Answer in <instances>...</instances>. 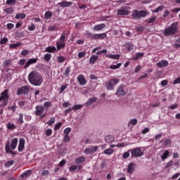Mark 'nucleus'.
I'll return each instance as SVG.
<instances>
[{
	"mask_svg": "<svg viewBox=\"0 0 180 180\" xmlns=\"http://www.w3.org/2000/svg\"><path fill=\"white\" fill-rule=\"evenodd\" d=\"M28 81L34 86H40L43 84V77L37 71H32L28 75Z\"/></svg>",
	"mask_w": 180,
	"mask_h": 180,
	"instance_id": "obj_1",
	"label": "nucleus"
},
{
	"mask_svg": "<svg viewBox=\"0 0 180 180\" xmlns=\"http://www.w3.org/2000/svg\"><path fill=\"white\" fill-rule=\"evenodd\" d=\"M18 138H14L10 141H7L5 146V151L6 154H12V155H16V152L13 151L18 146Z\"/></svg>",
	"mask_w": 180,
	"mask_h": 180,
	"instance_id": "obj_2",
	"label": "nucleus"
},
{
	"mask_svg": "<svg viewBox=\"0 0 180 180\" xmlns=\"http://www.w3.org/2000/svg\"><path fill=\"white\" fill-rule=\"evenodd\" d=\"M178 33V22H173L170 26L165 28L163 32L165 36H174Z\"/></svg>",
	"mask_w": 180,
	"mask_h": 180,
	"instance_id": "obj_3",
	"label": "nucleus"
},
{
	"mask_svg": "<svg viewBox=\"0 0 180 180\" xmlns=\"http://www.w3.org/2000/svg\"><path fill=\"white\" fill-rule=\"evenodd\" d=\"M146 15H148V13L146 10H134L132 11L131 18L135 20H140L141 18H146Z\"/></svg>",
	"mask_w": 180,
	"mask_h": 180,
	"instance_id": "obj_4",
	"label": "nucleus"
},
{
	"mask_svg": "<svg viewBox=\"0 0 180 180\" xmlns=\"http://www.w3.org/2000/svg\"><path fill=\"white\" fill-rule=\"evenodd\" d=\"M9 100V90L5 89L4 91L1 92L0 96V106L4 107L8 105V101Z\"/></svg>",
	"mask_w": 180,
	"mask_h": 180,
	"instance_id": "obj_5",
	"label": "nucleus"
},
{
	"mask_svg": "<svg viewBox=\"0 0 180 180\" xmlns=\"http://www.w3.org/2000/svg\"><path fill=\"white\" fill-rule=\"evenodd\" d=\"M119 81L117 78L110 79L108 82H105V88H107L108 91H113L115 89V85H117Z\"/></svg>",
	"mask_w": 180,
	"mask_h": 180,
	"instance_id": "obj_6",
	"label": "nucleus"
},
{
	"mask_svg": "<svg viewBox=\"0 0 180 180\" xmlns=\"http://www.w3.org/2000/svg\"><path fill=\"white\" fill-rule=\"evenodd\" d=\"M129 151H131V158H137L144 155V152L140 148H134L130 149Z\"/></svg>",
	"mask_w": 180,
	"mask_h": 180,
	"instance_id": "obj_7",
	"label": "nucleus"
},
{
	"mask_svg": "<svg viewBox=\"0 0 180 180\" xmlns=\"http://www.w3.org/2000/svg\"><path fill=\"white\" fill-rule=\"evenodd\" d=\"M44 113V106L42 105H38L35 107L36 116H41Z\"/></svg>",
	"mask_w": 180,
	"mask_h": 180,
	"instance_id": "obj_8",
	"label": "nucleus"
},
{
	"mask_svg": "<svg viewBox=\"0 0 180 180\" xmlns=\"http://www.w3.org/2000/svg\"><path fill=\"white\" fill-rule=\"evenodd\" d=\"M27 95L29 94V86H22L21 88L18 89L17 91V95Z\"/></svg>",
	"mask_w": 180,
	"mask_h": 180,
	"instance_id": "obj_9",
	"label": "nucleus"
},
{
	"mask_svg": "<svg viewBox=\"0 0 180 180\" xmlns=\"http://www.w3.org/2000/svg\"><path fill=\"white\" fill-rule=\"evenodd\" d=\"M98 151V146H90L84 150V154H92Z\"/></svg>",
	"mask_w": 180,
	"mask_h": 180,
	"instance_id": "obj_10",
	"label": "nucleus"
},
{
	"mask_svg": "<svg viewBox=\"0 0 180 180\" xmlns=\"http://www.w3.org/2000/svg\"><path fill=\"white\" fill-rule=\"evenodd\" d=\"M123 88H124V86H123V84H121L117 89V92H116V95L117 96H124V95H126V91H124V90L123 89Z\"/></svg>",
	"mask_w": 180,
	"mask_h": 180,
	"instance_id": "obj_11",
	"label": "nucleus"
},
{
	"mask_svg": "<svg viewBox=\"0 0 180 180\" xmlns=\"http://www.w3.org/2000/svg\"><path fill=\"white\" fill-rule=\"evenodd\" d=\"M157 67L158 68H164V67H168L169 65V63H168V60H160V62L156 63Z\"/></svg>",
	"mask_w": 180,
	"mask_h": 180,
	"instance_id": "obj_12",
	"label": "nucleus"
},
{
	"mask_svg": "<svg viewBox=\"0 0 180 180\" xmlns=\"http://www.w3.org/2000/svg\"><path fill=\"white\" fill-rule=\"evenodd\" d=\"M106 36H107L106 33L94 34L93 40H99V39H101V40H103V39H105Z\"/></svg>",
	"mask_w": 180,
	"mask_h": 180,
	"instance_id": "obj_13",
	"label": "nucleus"
},
{
	"mask_svg": "<svg viewBox=\"0 0 180 180\" xmlns=\"http://www.w3.org/2000/svg\"><path fill=\"white\" fill-rule=\"evenodd\" d=\"M129 13H130V11H129V10L126 9L125 8L117 10V15L120 16L129 15Z\"/></svg>",
	"mask_w": 180,
	"mask_h": 180,
	"instance_id": "obj_14",
	"label": "nucleus"
},
{
	"mask_svg": "<svg viewBox=\"0 0 180 180\" xmlns=\"http://www.w3.org/2000/svg\"><path fill=\"white\" fill-rule=\"evenodd\" d=\"M136 168V164L134 162H131L128 165L127 172L128 174H133L134 172V169Z\"/></svg>",
	"mask_w": 180,
	"mask_h": 180,
	"instance_id": "obj_15",
	"label": "nucleus"
},
{
	"mask_svg": "<svg viewBox=\"0 0 180 180\" xmlns=\"http://www.w3.org/2000/svg\"><path fill=\"white\" fill-rule=\"evenodd\" d=\"M77 79L79 85H85L86 84V79L83 75H78Z\"/></svg>",
	"mask_w": 180,
	"mask_h": 180,
	"instance_id": "obj_16",
	"label": "nucleus"
},
{
	"mask_svg": "<svg viewBox=\"0 0 180 180\" xmlns=\"http://www.w3.org/2000/svg\"><path fill=\"white\" fill-rule=\"evenodd\" d=\"M23 150H25V139L22 138L19 141L18 151L19 153H22Z\"/></svg>",
	"mask_w": 180,
	"mask_h": 180,
	"instance_id": "obj_17",
	"label": "nucleus"
},
{
	"mask_svg": "<svg viewBox=\"0 0 180 180\" xmlns=\"http://www.w3.org/2000/svg\"><path fill=\"white\" fill-rule=\"evenodd\" d=\"M36 63H37V58H30L26 63L24 68H29V67L32 65V64H36Z\"/></svg>",
	"mask_w": 180,
	"mask_h": 180,
	"instance_id": "obj_18",
	"label": "nucleus"
},
{
	"mask_svg": "<svg viewBox=\"0 0 180 180\" xmlns=\"http://www.w3.org/2000/svg\"><path fill=\"white\" fill-rule=\"evenodd\" d=\"M64 47H65V42H61V41H56V51H60Z\"/></svg>",
	"mask_w": 180,
	"mask_h": 180,
	"instance_id": "obj_19",
	"label": "nucleus"
},
{
	"mask_svg": "<svg viewBox=\"0 0 180 180\" xmlns=\"http://www.w3.org/2000/svg\"><path fill=\"white\" fill-rule=\"evenodd\" d=\"M82 166L81 165H72L69 168L70 172H74V171H77V172H79L81 171Z\"/></svg>",
	"mask_w": 180,
	"mask_h": 180,
	"instance_id": "obj_20",
	"label": "nucleus"
},
{
	"mask_svg": "<svg viewBox=\"0 0 180 180\" xmlns=\"http://www.w3.org/2000/svg\"><path fill=\"white\" fill-rule=\"evenodd\" d=\"M105 27H106V25H105V23L98 24V25H96L94 27V30L95 32H99V30H102L103 29H105Z\"/></svg>",
	"mask_w": 180,
	"mask_h": 180,
	"instance_id": "obj_21",
	"label": "nucleus"
},
{
	"mask_svg": "<svg viewBox=\"0 0 180 180\" xmlns=\"http://www.w3.org/2000/svg\"><path fill=\"white\" fill-rule=\"evenodd\" d=\"M30 175H32V170H27L22 173V174L20 176V178L26 179V178L30 176Z\"/></svg>",
	"mask_w": 180,
	"mask_h": 180,
	"instance_id": "obj_22",
	"label": "nucleus"
},
{
	"mask_svg": "<svg viewBox=\"0 0 180 180\" xmlns=\"http://www.w3.org/2000/svg\"><path fill=\"white\" fill-rule=\"evenodd\" d=\"M124 47H125L128 51H131L134 49V45L130 41L125 42Z\"/></svg>",
	"mask_w": 180,
	"mask_h": 180,
	"instance_id": "obj_23",
	"label": "nucleus"
},
{
	"mask_svg": "<svg viewBox=\"0 0 180 180\" xmlns=\"http://www.w3.org/2000/svg\"><path fill=\"white\" fill-rule=\"evenodd\" d=\"M86 161V159L84 156H80L75 160V164H77V165H79V164H83V162H85Z\"/></svg>",
	"mask_w": 180,
	"mask_h": 180,
	"instance_id": "obj_24",
	"label": "nucleus"
},
{
	"mask_svg": "<svg viewBox=\"0 0 180 180\" xmlns=\"http://www.w3.org/2000/svg\"><path fill=\"white\" fill-rule=\"evenodd\" d=\"M62 8H67V6H71L72 5V2L71 1H62L58 4Z\"/></svg>",
	"mask_w": 180,
	"mask_h": 180,
	"instance_id": "obj_25",
	"label": "nucleus"
},
{
	"mask_svg": "<svg viewBox=\"0 0 180 180\" xmlns=\"http://www.w3.org/2000/svg\"><path fill=\"white\" fill-rule=\"evenodd\" d=\"M56 51H57L56 46H48L45 48L46 53H56Z\"/></svg>",
	"mask_w": 180,
	"mask_h": 180,
	"instance_id": "obj_26",
	"label": "nucleus"
},
{
	"mask_svg": "<svg viewBox=\"0 0 180 180\" xmlns=\"http://www.w3.org/2000/svg\"><path fill=\"white\" fill-rule=\"evenodd\" d=\"M105 141L106 143L110 144L113 143V141H115V137L112 135H108L107 136H105Z\"/></svg>",
	"mask_w": 180,
	"mask_h": 180,
	"instance_id": "obj_27",
	"label": "nucleus"
},
{
	"mask_svg": "<svg viewBox=\"0 0 180 180\" xmlns=\"http://www.w3.org/2000/svg\"><path fill=\"white\" fill-rule=\"evenodd\" d=\"M106 58H112L113 60H119L120 58V54H105Z\"/></svg>",
	"mask_w": 180,
	"mask_h": 180,
	"instance_id": "obj_28",
	"label": "nucleus"
},
{
	"mask_svg": "<svg viewBox=\"0 0 180 180\" xmlns=\"http://www.w3.org/2000/svg\"><path fill=\"white\" fill-rule=\"evenodd\" d=\"M98 58H99V57L96 55L91 56L89 58V64H95L96 61H98Z\"/></svg>",
	"mask_w": 180,
	"mask_h": 180,
	"instance_id": "obj_29",
	"label": "nucleus"
},
{
	"mask_svg": "<svg viewBox=\"0 0 180 180\" xmlns=\"http://www.w3.org/2000/svg\"><path fill=\"white\" fill-rule=\"evenodd\" d=\"M96 97L90 98L89 100L86 103V106H91L96 102Z\"/></svg>",
	"mask_w": 180,
	"mask_h": 180,
	"instance_id": "obj_30",
	"label": "nucleus"
},
{
	"mask_svg": "<svg viewBox=\"0 0 180 180\" xmlns=\"http://www.w3.org/2000/svg\"><path fill=\"white\" fill-rule=\"evenodd\" d=\"M168 157H169V151L168 150H165V152L163 153V154L161 156V160H162V161H164L165 160H167L168 158Z\"/></svg>",
	"mask_w": 180,
	"mask_h": 180,
	"instance_id": "obj_31",
	"label": "nucleus"
},
{
	"mask_svg": "<svg viewBox=\"0 0 180 180\" xmlns=\"http://www.w3.org/2000/svg\"><path fill=\"white\" fill-rule=\"evenodd\" d=\"M144 53H137L135 56L133 57V60L135 61H137L139 58H141V57H143Z\"/></svg>",
	"mask_w": 180,
	"mask_h": 180,
	"instance_id": "obj_32",
	"label": "nucleus"
},
{
	"mask_svg": "<svg viewBox=\"0 0 180 180\" xmlns=\"http://www.w3.org/2000/svg\"><path fill=\"white\" fill-rule=\"evenodd\" d=\"M113 153V148H109L105 149L103 154H105L106 155H111V154Z\"/></svg>",
	"mask_w": 180,
	"mask_h": 180,
	"instance_id": "obj_33",
	"label": "nucleus"
},
{
	"mask_svg": "<svg viewBox=\"0 0 180 180\" xmlns=\"http://www.w3.org/2000/svg\"><path fill=\"white\" fill-rule=\"evenodd\" d=\"M13 164H15V160H9L4 164V167L6 168H10V167H12V165H13Z\"/></svg>",
	"mask_w": 180,
	"mask_h": 180,
	"instance_id": "obj_34",
	"label": "nucleus"
},
{
	"mask_svg": "<svg viewBox=\"0 0 180 180\" xmlns=\"http://www.w3.org/2000/svg\"><path fill=\"white\" fill-rule=\"evenodd\" d=\"M71 72V68L70 67H66V70L63 72V75L65 77H70V73Z\"/></svg>",
	"mask_w": 180,
	"mask_h": 180,
	"instance_id": "obj_35",
	"label": "nucleus"
},
{
	"mask_svg": "<svg viewBox=\"0 0 180 180\" xmlns=\"http://www.w3.org/2000/svg\"><path fill=\"white\" fill-rule=\"evenodd\" d=\"M157 20V17L153 16L150 18H148V20H146L147 24L150 25L151 23H154V22H155V20Z\"/></svg>",
	"mask_w": 180,
	"mask_h": 180,
	"instance_id": "obj_36",
	"label": "nucleus"
},
{
	"mask_svg": "<svg viewBox=\"0 0 180 180\" xmlns=\"http://www.w3.org/2000/svg\"><path fill=\"white\" fill-rule=\"evenodd\" d=\"M17 121L19 124H22V123H23V114L22 113L19 114V117L17 119Z\"/></svg>",
	"mask_w": 180,
	"mask_h": 180,
	"instance_id": "obj_37",
	"label": "nucleus"
},
{
	"mask_svg": "<svg viewBox=\"0 0 180 180\" xmlns=\"http://www.w3.org/2000/svg\"><path fill=\"white\" fill-rule=\"evenodd\" d=\"M120 67H122V63H117V65H110V68L111 70H117V68H120Z\"/></svg>",
	"mask_w": 180,
	"mask_h": 180,
	"instance_id": "obj_38",
	"label": "nucleus"
},
{
	"mask_svg": "<svg viewBox=\"0 0 180 180\" xmlns=\"http://www.w3.org/2000/svg\"><path fill=\"white\" fill-rule=\"evenodd\" d=\"M26 18V14L25 13H18L15 15V19H25Z\"/></svg>",
	"mask_w": 180,
	"mask_h": 180,
	"instance_id": "obj_39",
	"label": "nucleus"
},
{
	"mask_svg": "<svg viewBox=\"0 0 180 180\" xmlns=\"http://www.w3.org/2000/svg\"><path fill=\"white\" fill-rule=\"evenodd\" d=\"M7 129H8V130H15V129H16V126L15 124H11V122H8L7 124Z\"/></svg>",
	"mask_w": 180,
	"mask_h": 180,
	"instance_id": "obj_40",
	"label": "nucleus"
},
{
	"mask_svg": "<svg viewBox=\"0 0 180 180\" xmlns=\"http://www.w3.org/2000/svg\"><path fill=\"white\" fill-rule=\"evenodd\" d=\"M51 57H52L51 53H46L44 56V58L45 61L49 62L50 61V60H51Z\"/></svg>",
	"mask_w": 180,
	"mask_h": 180,
	"instance_id": "obj_41",
	"label": "nucleus"
},
{
	"mask_svg": "<svg viewBox=\"0 0 180 180\" xmlns=\"http://www.w3.org/2000/svg\"><path fill=\"white\" fill-rule=\"evenodd\" d=\"M130 124L136 126L137 124V119L130 120L128 124V127H130Z\"/></svg>",
	"mask_w": 180,
	"mask_h": 180,
	"instance_id": "obj_42",
	"label": "nucleus"
},
{
	"mask_svg": "<svg viewBox=\"0 0 180 180\" xmlns=\"http://www.w3.org/2000/svg\"><path fill=\"white\" fill-rule=\"evenodd\" d=\"M52 16H53V13H51V11L45 12V19L49 20L51 18Z\"/></svg>",
	"mask_w": 180,
	"mask_h": 180,
	"instance_id": "obj_43",
	"label": "nucleus"
},
{
	"mask_svg": "<svg viewBox=\"0 0 180 180\" xmlns=\"http://www.w3.org/2000/svg\"><path fill=\"white\" fill-rule=\"evenodd\" d=\"M22 43L18 42L16 44H10V49H17V47L20 46Z\"/></svg>",
	"mask_w": 180,
	"mask_h": 180,
	"instance_id": "obj_44",
	"label": "nucleus"
},
{
	"mask_svg": "<svg viewBox=\"0 0 180 180\" xmlns=\"http://www.w3.org/2000/svg\"><path fill=\"white\" fill-rule=\"evenodd\" d=\"M56 123V118L51 117L50 120H49L46 124H48L49 126H53Z\"/></svg>",
	"mask_w": 180,
	"mask_h": 180,
	"instance_id": "obj_45",
	"label": "nucleus"
},
{
	"mask_svg": "<svg viewBox=\"0 0 180 180\" xmlns=\"http://www.w3.org/2000/svg\"><path fill=\"white\" fill-rule=\"evenodd\" d=\"M44 108H45V109H49V108H51L52 104L51 102L50 101H46L44 103Z\"/></svg>",
	"mask_w": 180,
	"mask_h": 180,
	"instance_id": "obj_46",
	"label": "nucleus"
},
{
	"mask_svg": "<svg viewBox=\"0 0 180 180\" xmlns=\"http://www.w3.org/2000/svg\"><path fill=\"white\" fill-rule=\"evenodd\" d=\"M130 153H131V151H129V150H128L127 152H125L122 155V158H124V160H127V158H129L130 157Z\"/></svg>",
	"mask_w": 180,
	"mask_h": 180,
	"instance_id": "obj_47",
	"label": "nucleus"
},
{
	"mask_svg": "<svg viewBox=\"0 0 180 180\" xmlns=\"http://www.w3.org/2000/svg\"><path fill=\"white\" fill-rule=\"evenodd\" d=\"M57 61L58 63H64L65 61V57L63 56H58Z\"/></svg>",
	"mask_w": 180,
	"mask_h": 180,
	"instance_id": "obj_48",
	"label": "nucleus"
},
{
	"mask_svg": "<svg viewBox=\"0 0 180 180\" xmlns=\"http://www.w3.org/2000/svg\"><path fill=\"white\" fill-rule=\"evenodd\" d=\"M65 36H67V34L65 32H63L60 38V41L65 43L64 41H65Z\"/></svg>",
	"mask_w": 180,
	"mask_h": 180,
	"instance_id": "obj_49",
	"label": "nucleus"
},
{
	"mask_svg": "<svg viewBox=\"0 0 180 180\" xmlns=\"http://www.w3.org/2000/svg\"><path fill=\"white\" fill-rule=\"evenodd\" d=\"M164 9V6H160L158 8H156L155 10H153V12L155 13H158L160 11H162Z\"/></svg>",
	"mask_w": 180,
	"mask_h": 180,
	"instance_id": "obj_50",
	"label": "nucleus"
},
{
	"mask_svg": "<svg viewBox=\"0 0 180 180\" xmlns=\"http://www.w3.org/2000/svg\"><path fill=\"white\" fill-rule=\"evenodd\" d=\"M163 146L167 147V146H171V139H167L163 142Z\"/></svg>",
	"mask_w": 180,
	"mask_h": 180,
	"instance_id": "obj_51",
	"label": "nucleus"
},
{
	"mask_svg": "<svg viewBox=\"0 0 180 180\" xmlns=\"http://www.w3.org/2000/svg\"><path fill=\"white\" fill-rule=\"evenodd\" d=\"M61 126H63L62 122H58V123L56 124L54 130H60V129H61Z\"/></svg>",
	"mask_w": 180,
	"mask_h": 180,
	"instance_id": "obj_52",
	"label": "nucleus"
},
{
	"mask_svg": "<svg viewBox=\"0 0 180 180\" xmlns=\"http://www.w3.org/2000/svg\"><path fill=\"white\" fill-rule=\"evenodd\" d=\"M79 109H82V105H75L72 106V110H79Z\"/></svg>",
	"mask_w": 180,
	"mask_h": 180,
	"instance_id": "obj_53",
	"label": "nucleus"
},
{
	"mask_svg": "<svg viewBox=\"0 0 180 180\" xmlns=\"http://www.w3.org/2000/svg\"><path fill=\"white\" fill-rule=\"evenodd\" d=\"M46 136H50L53 134V130L51 129H47L45 131Z\"/></svg>",
	"mask_w": 180,
	"mask_h": 180,
	"instance_id": "obj_54",
	"label": "nucleus"
},
{
	"mask_svg": "<svg viewBox=\"0 0 180 180\" xmlns=\"http://www.w3.org/2000/svg\"><path fill=\"white\" fill-rule=\"evenodd\" d=\"M173 165H174V161L171 160L167 164V165L165 166V169H168L169 168H171V167H172Z\"/></svg>",
	"mask_w": 180,
	"mask_h": 180,
	"instance_id": "obj_55",
	"label": "nucleus"
},
{
	"mask_svg": "<svg viewBox=\"0 0 180 180\" xmlns=\"http://www.w3.org/2000/svg\"><path fill=\"white\" fill-rule=\"evenodd\" d=\"M85 54H86V52H85V51L79 52L77 57L79 58H82L83 57H85Z\"/></svg>",
	"mask_w": 180,
	"mask_h": 180,
	"instance_id": "obj_56",
	"label": "nucleus"
},
{
	"mask_svg": "<svg viewBox=\"0 0 180 180\" xmlns=\"http://www.w3.org/2000/svg\"><path fill=\"white\" fill-rule=\"evenodd\" d=\"M63 133H64V134L69 136L70 133H71V128L68 127V128L65 129Z\"/></svg>",
	"mask_w": 180,
	"mask_h": 180,
	"instance_id": "obj_57",
	"label": "nucleus"
},
{
	"mask_svg": "<svg viewBox=\"0 0 180 180\" xmlns=\"http://www.w3.org/2000/svg\"><path fill=\"white\" fill-rule=\"evenodd\" d=\"M11 63H12V60H11V59H8L5 60L4 63V67H8V65H11Z\"/></svg>",
	"mask_w": 180,
	"mask_h": 180,
	"instance_id": "obj_58",
	"label": "nucleus"
},
{
	"mask_svg": "<svg viewBox=\"0 0 180 180\" xmlns=\"http://www.w3.org/2000/svg\"><path fill=\"white\" fill-rule=\"evenodd\" d=\"M6 27H7V29H8V30H12V29H13V27H15V25H13V23H8L6 25Z\"/></svg>",
	"mask_w": 180,
	"mask_h": 180,
	"instance_id": "obj_59",
	"label": "nucleus"
},
{
	"mask_svg": "<svg viewBox=\"0 0 180 180\" xmlns=\"http://www.w3.org/2000/svg\"><path fill=\"white\" fill-rule=\"evenodd\" d=\"M6 4V5H13V4H16V0H7Z\"/></svg>",
	"mask_w": 180,
	"mask_h": 180,
	"instance_id": "obj_60",
	"label": "nucleus"
},
{
	"mask_svg": "<svg viewBox=\"0 0 180 180\" xmlns=\"http://www.w3.org/2000/svg\"><path fill=\"white\" fill-rule=\"evenodd\" d=\"M6 43H8V38H6V37H4L0 41V44H6Z\"/></svg>",
	"mask_w": 180,
	"mask_h": 180,
	"instance_id": "obj_61",
	"label": "nucleus"
},
{
	"mask_svg": "<svg viewBox=\"0 0 180 180\" xmlns=\"http://www.w3.org/2000/svg\"><path fill=\"white\" fill-rule=\"evenodd\" d=\"M136 32H139L140 33H141V32H144V27H136Z\"/></svg>",
	"mask_w": 180,
	"mask_h": 180,
	"instance_id": "obj_62",
	"label": "nucleus"
},
{
	"mask_svg": "<svg viewBox=\"0 0 180 180\" xmlns=\"http://www.w3.org/2000/svg\"><path fill=\"white\" fill-rule=\"evenodd\" d=\"M5 12L7 13H12V12H13V9L12 8H7L5 9Z\"/></svg>",
	"mask_w": 180,
	"mask_h": 180,
	"instance_id": "obj_63",
	"label": "nucleus"
},
{
	"mask_svg": "<svg viewBox=\"0 0 180 180\" xmlns=\"http://www.w3.org/2000/svg\"><path fill=\"white\" fill-rule=\"evenodd\" d=\"M176 84H180V77H178L174 80L173 85H176Z\"/></svg>",
	"mask_w": 180,
	"mask_h": 180,
	"instance_id": "obj_64",
	"label": "nucleus"
}]
</instances>
